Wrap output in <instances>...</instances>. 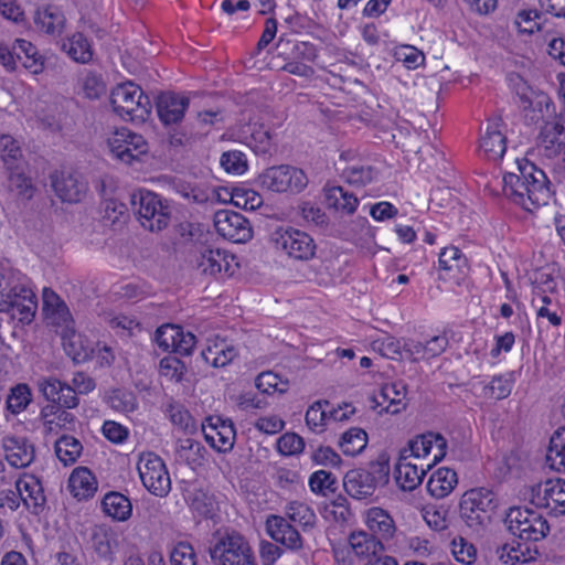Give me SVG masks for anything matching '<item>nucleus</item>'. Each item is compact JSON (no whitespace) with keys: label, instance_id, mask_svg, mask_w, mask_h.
<instances>
[{"label":"nucleus","instance_id":"obj_42","mask_svg":"<svg viewBox=\"0 0 565 565\" xmlns=\"http://www.w3.org/2000/svg\"><path fill=\"white\" fill-rule=\"evenodd\" d=\"M367 434L364 429L352 427L342 434L339 446L344 455L356 456L366 447Z\"/></svg>","mask_w":565,"mask_h":565},{"label":"nucleus","instance_id":"obj_59","mask_svg":"<svg viewBox=\"0 0 565 565\" xmlns=\"http://www.w3.org/2000/svg\"><path fill=\"white\" fill-rule=\"evenodd\" d=\"M169 417L173 425L179 427L185 433H193L196 430V424L191 414L182 406H170Z\"/></svg>","mask_w":565,"mask_h":565},{"label":"nucleus","instance_id":"obj_20","mask_svg":"<svg viewBox=\"0 0 565 565\" xmlns=\"http://www.w3.org/2000/svg\"><path fill=\"white\" fill-rule=\"evenodd\" d=\"M43 310L49 324L56 327L58 334L74 328V320L68 307L57 294L47 288L43 289Z\"/></svg>","mask_w":565,"mask_h":565},{"label":"nucleus","instance_id":"obj_38","mask_svg":"<svg viewBox=\"0 0 565 565\" xmlns=\"http://www.w3.org/2000/svg\"><path fill=\"white\" fill-rule=\"evenodd\" d=\"M92 547L98 557L106 561H111L114 550L117 546V539L115 532L105 526H96L92 533Z\"/></svg>","mask_w":565,"mask_h":565},{"label":"nucleus","instance_id":"obj_41","mask_svg":"<svg viewBox=\"0 0 565 565\" xmlns=\"http://www.w3.org/2000/svg\"><path fill=\"white\" fill-rule=\"evenodd\" d=\"M14 54L17 56V61L21 62V64L31 70L32 73L38 74L42 71V56L39 54L36 47L29 41L23 39L15 40L14 44Z\"/></svg>","mask_w":565,"mask_h":565},{"label":"nucleus","instance_id":"obj_11","mask_svg":"<svg viewBox=\"0 0 565 565\" xmlns=\"http://www.w3.org/2000/svg\"><path fill=\"white\" fill-rule=\"evenodd\" d=\"M529 500L535 507L548 509L555 515L565 514V481L547 480L532 486Z\"/></svg>","mask_w":565,"mask_h":565},{"label":"nucleus","instance_id":"obj_54","mask_svg":"<svg viewBox=\"0 0 565 565\" xmlns=\"http://www.w3.org/2000/svg\"><path fill=\"white\" fill-rule=\"evenodd\" d=\"M181 333V327L174 324H164L157 329L154 340L159 348L164 351L174 352L177 338Z\"/></svg>","mask_w":565,"mask_h":565},{"label":"nucleus","instance_id":"obj_35","mask_svg":"<svg viewBox=\"0 0 565 565\" xmlns=\"http://www.w3.org/2000/svg\"><path fill=\"white\" fill-rule=\"evenodd\" d=\"M366 525L373 535L381 540H390L395 533L392 516L381 508H372L367 511Z\"/></svg>","mask_w":565,"mask_h":565},{"label":"nucleus","instance_id":"obj_32","mask_svg":"<svg viewBox=\"0 0 565 565\" xmlns=\"http://www.w3.org/2000/svg\"><path fill=\"white\" fill-rule=\"evenodd\" d=\"M205 447L192 438H179L175 443V460L190 467L203 465Z\"/></svg>","mask_w":565,"mask_h":565},{"label":"nucleus","instance_id":"obj_58","mask_svg":"<svg viewBox=\"0 0 565 565\" xmlns=\"http://www.w3.org/2000/svg\"><path fill=\"white\" fill-rule=\"evenodd\" d=\"M303 448V439L295 433H286L277 440V450L284 456L298 455Z\"/></svg>","mask_w":565,"mask_h":565},{"label":"nucleus","instance_id":"obj_26","mask_svg":"<svg viewBox=\"0 0 565 565\" xmlns=\"http://www.w3.org/2000/svg\"><path fill=\"white\" fill-rule=\"evenodd\" d=\"M408 450H402L395 467V481L404 491L415 490L423 481L425 469L409 460Z\"/></svg>","mask_w":565,"mask_h":565},{"label":"nucleus","instance_id":"obj_24","mask_svg":"<svg viewBox=\"0 0 565 565\" xmlns=\"http://www.w3.org/2000/svg\"><path fill=\"white\" fill-rule=\"evenodd\" d=\"M189 104L190 99L186 96L166 92L158 96L156 107L162 124L172 125L183 119Z\"/></svg>","mask_w":565,"mask_h":565},{"label":"nucleus","instance_id":"obj_52","mask_svg":"<svg viewBox=\"0 0 565 565\" xmlns=\"http://www.w3.org/2000/svg\"><path fill=\"white\" fill-rule=\"evenodd\" d=\"M328 401L315 402L306 413V424L313 431H322L324 429L327 419L329 418L328 413L323 406H329Z\"/></svg>","mask_w":565,"mask_h":565},{"label":"nucleus","instance_id":"obj_62","mask_svg":"<svg viewBox=\"0 0 565 565\" xmlns=\"http://www.w3.org/2000/svg\"><path fill=\"white\" fill-rule=\"evenodd\" d=\"M83 90L87 98L97 99L106 92V86L100 75L88 72L83 78Z\"/></svg>","mask_w":565,"mask_h":565},{"label":"nucleus","instance_id":"obj_3","mask_svg":"<svg viewBox=\"0 0 565 565\" xmlns=\"http://www.w3.org/2000/svg\"><path fill=\"white\" fill-rule=\"evenodd\" d=\"M390 479L388 460L380 458L371 461L366 468L348 471L343 478L345 492L356 500H367L373 497L380 486H385Z\"/></svg>","mask_w":565,"mask_h":565},{"label":"nucleus","instance_id":"obj_12","mask_svg":"<svg viewBox=\"0 0 565 565\" xmlns=\"http://www.w3.org/2000/svg\"><path fill=\"white\" fill-rule=\"evenodd\" d=\"M108 146L114 157L125 163H131L148 150L145 138L127 128L116 130L108 139Z\"/></svg>","mask_w":565,"mask_h":565},{"label":"nucleus","instance_id":"obj_1","mask_svg":"<svg viewBox=\"0 0 565 565\" xmlns=\"http://www.w3.org/2000/svg\"><path fill=\"white\" fill-rule=\"evenodd\" d=\"M548 184L544 171L525 159L518 161V173L503 177L504 195L529 212L548 204L552 198Z\"/></svg>","mask_w":565,"mask_h":565},{"label":"nucleus","instance_id":"obj_57","mask_svg":"<svg viewBox=\"0 0 565 565\" xmlns=\"http://www.w3.org/2000/svg\"><path fill=\"white\" fill-rule=\"evenodd\" d=\"M231 202L237 207L255 210L262 205L263 199L253 190L237 189L232 193Z\"/></svg>","mask_w":565,"mask_h":565},{"label":"nucleus","instance_id":"obj_39","mask_svg":"<svg viewBox=\"0 0 565 565\" xmlns=\"http://www.w3.org/2000/svg\"><path fill=\"white\" fill-rule=\"evenodd\" d=\"M545 461L552 470L565 472V427L551 436Z\"/></svg>","mask_w":565,"mask_h":565},{"label":"nucleus","instance_id":"obj_14","mask_svg":"<svg viewBox=\"0 0 565 565\" xmlns=\"http://www.w3.org/2000/svg\"><path fill=\"white\" fill-rule=\"evenodd\" d=\"M52 188L55 194L68 203L82 201L88 190L87 181L76 171L62 170L51 175Z\"/></svg>","mask_w":565,"mask_h":565},{"label":"nucleus","instance_id":"obj_47","mask_svg":"<svg viewBox=\"0 0 565 565\" xmlns=\"http://www.w3.org/2000/svg\"><path fill=\"white\" fill-rule=\"evenodd\" d=\"M31 402V392L26 384H18L11 388L10 394L7 396V409L12 414H19Z\"/></svg>","mask_w":565,"mask_h":565},{"label":"nucleus","instance_id":"obj_33","mask_svg":"<svg viewBox=\"0 0 565 565\" xmlns=\"http://www.w3.org/2000/svg\"><path fill=\"white\" fill-rule=\"evenodd\" d=\"M458 482L457 473L449 468H439L428 479L427 490L437 499L447 497Z\"/></svg>","mask_w":565,"mask_h":565},{"label":"nucleus","instance_id":"obj_43","mask_svg":"<svg viewBox=\"0 0 565 565\" xmlns=\"http://www.w3.org/2000/svg\"><path fill=\"white\" fill-rule=\"evenodd\" d=\"M82 450L81 441L73 436L63 435L55 441V454L65 466L73 465Z\"/></svg>","mask_w":565,"mask_h":565},{"label":"nucleus","instance_id":"obj_44","mask_svg":"<svg viewBox=\"0 0 565 565\" xmlns=\"http://www.w3.org/2000/svg\"><path fill=\"white\" fill-rule=\"evenodd\" d=\"M495 556L503 563V564H515L516 562H530L534 561L536 558V555H539V551L534 550V555L531 554V551L529 547H526V551L521 550V545H519L518 548L514 546H511L508 543L499 544L495 546L494 550Z\"/></svg>","mask_w":565,"mask_h":565},{"label":"nucleus","instance_id":"obj_46","mask_svg":"<svg viewBox=\"0 0 565 565\" xmlns=\"http://www.w3.org/2000/svg\"><path fill=\"white\" fill-rule=\"evenodd\" d=\"M342 177L353 185H365L374 178V170L371 166L361 162L348 164L342 169Z\"/></svg>","mask_w":565,"mask_h":565},{"label":"nucleus","instance_id":"obj_19","mask_svg":"<svg viewBox=\"0 0 565 565\" xmlns=\"http://www.w3.org/2000/svg\"><path fill=\"white\" fill-rule=\"evenodd\" d=\"M539 140L548 158L565 152V116L557 115L545 120Z\"/></svg>","mask_w":565,"mask_h":565},{"label":"nucleus","instance_id":"obj_30","mask_svg":"<svg viewBox=\"0 0 565 565\" xmlns=\"http://www.w3.org/2000/svg\"><path fill=\"white\" fill-rule=\"evenodd\" d=\"M479 148L489 160L495 161L503 157L507 150V138L499 129V122L488 125L480 138Z\"/></svg>","mask_w":565,"mask_h":565},{"label":"nucleus","instance_id":"obj_34","mask_svg":"<svg viewBox=\"0 0 565 565\" xmlns=\"http://www.w3.org/2000/svg\"><path fill=\"white\" fill-rule=\"evenodd\" d=\"M62 50L76 63L87 64L93 60L94 50L82 32H75L62 43Z\"/></svg>","mask_w":565,"mask_h":565},{"label":"nucleus","instance_id":"obj_60","mask_svg":"<svg viewBox=\"0 0 565 565\" xmlns=\"http://www.w3.org/2000/svg\"><path fill=\"white\" fill-rule=\"evenodd\" d=\"M185 370V364L175 356H166L160 361L161 374L171 381L180 382Z\"/></svg>","mask_w":565,"mask_h":565},{"label":"nucleus","instance_id":"obj_16","mask_svg":"<svg viewBox=\"0 0 565 565\" xmlns=\"http://www.w3.org/2000/svg\"><path fill=\"white\" fill-rule=\"evenodd\" d=\"M265 530L274 542L289 551L299 552L303 548V539L300 532L282 515L269 514L266 518Z\"/></svg>","mask_w":565,"mask_h":565},{"label":"nucleus","instance_id":"obj_21","mask_svg":"<svg viewBox=\"0 0 565 565\" xmlns=\"http://www.w3.org/2000/svg\"><path fill=\"white\" fill-rule=\"evenodd\" d=\"M15 489L20 493L25 508L34 515L43 512L46 503L43 486L33 475L23 473L15 481Z\"/></svg>","mask_w":565,"mask_h":565},{"label":"nucleus","instance_id":"obj_37","mask_svg":"<svg viewBox=\"0 0 565 565\" xmlns=\"http://www.w3.org/2000/svg\"><path fill=\"white\" fill-rule=\"evenodd\" d=\"M285 518L292 524H298L303 532L316 527L317 515L306 503L292 501L285 508Z\"/></svg>","mask_w":565,"mask_h":565},{"label":"nucleus","instance_id":"obj_7","mask_svg":"<svg viewBox=\"0 0 565 565\" xmlns=\"http://www.w3.org/2000/svg\"><path fill=\"white\" fill-rule=\"evenodd\" d=\"M275 248L289 258L309 260L316 255L315 239L306 232L291 226L278 227L270 237Z\"/></svg>","mask_w":565,"mask_h":565},{"label":"nucleus","instance_id":"obj_63","mask_svg":"<svg viewBox=\"0 0 565 565\" xmlns=\"http://www.w3.org/2000/svg\"><path fill=\"white\" fill-rule=\"evenodd\" d=\"M512 390V382L504 376H494L489 385L484 387L486 395L495 398L503 399L508 397Z\"/></svg>","mask_w":565,"mask_h":565},{"label":"nucleus","instance_id":"obj_23","mask_svg":"<svg viewBox=\"0 0 565 565\" xmlns=\"http://www.w3.org/2000/svg\"><path fill=\"white\" fill-rule=\"evenodd\" d=\"M447 441L440 434L426 433L408 443L407 456L415 459L424 458L433 454V462L441 460L446 456Z\"/></svg>","mask_w":565,"mask_h":565},{"label":"nucleus","instance_id":"obj_28","mask_svg":"<svg viewBox=\"0 0 565 565\" xmlns=\"http://www.w3.org/2000/svg\"><path fill=\"white\" fill-rule=\"evenodd\" d=\"M97 487L95 476L86 467L74 469L68 478L67 488L71 494L79 501L92 498L97 491Z\"/></svg>","mask_w":565,"mask_h":565},{"label":"nucleus","instance_id":"obj_50","mask_svg":"<svg viewBox=\"0 0 565 565\" xmlns=\"http://www.w3.org/2000/svg\"><path fill=\"white\" fill-rule=\"evenodd\" d=\"M309 487L312 492L326 495L337 490V478L329 471L318 470L310 476Z\"/></svg>","mask_w":565,"mask_h":565},{"label":"nucleus","instance_id":"obj_53","mask_svg":"<svg viewBox=\"0 0 565 565\" xmlns=\"http://www.w3.org/2000/svg\"><path fill=\"white\" fill-rule=\"evenodd\" d=\"M394 56L409 70L417 68L425 61L424 54L412 45H401L396 47Z\"/></svg>","mask_w":565,"mask_h":565},{"label":"nucleus","instance_id":"obj_13","mask_svg":"<svg viewBox=\"0 0 565 565\" xmlns=\"http://www.w3.org/2000/svg\"><path fill=\"white\" fill-rule=\"evenodd\" d=\"M216 232L233 243H246L253 236L249 222L241 213L220 210L214 215Z\"/></svg>","mask_w":565,"mask_h":565},{"label":"nucleus","instance_id":"obj_36","mask_svg":"<svg viewBox=\"0 0 565 565\" xmlns=\"http://www.w3.org/2000/svg\"><path fill=\"white\" fill-rule=\"evenodd\" d=\"M237 355V350L224 340H216L201 352L205 363L214 367H223Z\"/></svg>","mask_w":565,"mask_h":565},{"label":"nucleus","instance_id":"obj_5","mask_svg":"<svg viewBox=\"0 0 565 565\" xmlns=\"http://www.w3.org/2000/svg\"><path fill=\"white\" fill-rule=\"evenodd\" d=\"M498 505V498L492 490L470 489L461 498L460 516L469 527L479 531L491 522Z\"/></svg>","mask_w":565,"mask_h":565},{"label":"nucleus","instance_id":"obj_9","mask_svg":"<svg viewBox=\"0 0 565 565\" xmlns=\"http://www.w3.org/2000/svg\"><path fill=\"white\" fill-rule=\"evenodd\" d=\"M143 487L153 495L166 498L171 491V478L164 461L154 452H143L137 463Z\"/></svg>","mask_w":565,"mask_h":565},{"label":"nucleus","instance_id":"obj_48","mask_svg":"<svg viewBox=\"0 0 565 565\" xmlns=\"http://www.w3.org/2000/svg\"><path fill=\"white\" fill-rule=\"evenodd\" d=\"M64 408L54 404H47L41 409V418L52 417L58 428L70 430L74 427L75 416Z\"/></svg>","mask_w":565,"mask_h":565},{"label":"nucleus","instance_id":"obj_56","mask_svg":"<svg viewBox=\"0 0 565 565\" xmlns=\"http://www.w3.org/2000/svg\"><path fill=\"white\" fill-rule=\"evenodd\" d=\"M171 565H196V555L188 542L177 543L170 552Z\"/></svg>","mask_w":565,"mask_h":565},{"label":"nucleus","instance_id":"obj_45","mask_svg":"<svg viewBox=\"0 0 565 565\" xmlns=\"http://www.w3.org/2000/svg\"><path fill=\"white\" fill-rule=\"evenodd\" d=\"M186 501L191 510L201 518H211L214 512V499L205 491L199 489L189 493Z\"/></svg>","mask_w":565,"mask_h":565},{"label":"nucleus","instance_id":"obj_8","mask_svg":"<svg viewBox=\"0 0 565 565\" xmlns=\"http://www.w3.org/2000/svg\"><path fill=\"white\" fill-rule=\"evenodd\" d=\"M262 188L277 193H299L308 184L306 173L296 167L280 164L267 168L258 175Z\"/></svg>","mask_w":565,"mask_h":565},{"label":"nucleus","instance_id":"obj_22","mask_svg":"<svg viewBox=\"0 0 565 565\" xmlns=\"http://www.w3.org/2000/svg\"><path fill=\"white\" fill-rule=\"evenodd\" d=\"M232 260L234 256L226 252L204 245L199 250L196 267L204 275L216 276L224 273L226 276H232Z\"/></svg>","mask_w":565,"mask_h":565},{"label":"nucleus","instance_id":"obj_18","mask_svg":"<svg viewBox=\"0 0 565 565\" xmlns=\"http://www.w3.org/2000/svg\"><path fill=\"white\" fill-rule=\"evenodd\" d=\"M4 458L11 467L26 468L35 458V447L25 437L7 435L1 439Z\"/></svg>","mask_w":565,"mask_h":565},{"label":"nucleus","instance_id":"obj_17","mask_svg":"<svg viewBox=\"0 0 565 565\" xmlns=\"http://www.w3.org/2000/svg\"><path fill=\"white\" fill-rule=\"evenodd\" d=\"M202 431L207 444L220 452L233 449L236 433L230 419L211 416L202 424Z\"/></svg>","mask_w":565,"mask_h":565},{"label":"nucleus","instance_id":"obj_31","mask_svg":"<svg viewBox=\"0 0 565 565\" xmlns=\"http://www.w3.org/2000/svg\"><path fill=\"white\" fill-rule=\"evenodd\" d=\"M102 509L107 516L118 522L129 520L132 514V504L129 498L116 491H110L104 495Z\"/></svg>","mask_w":565,"mask_h":565},{"label":"nucleus","instance_id":"obj_2","mask_svg":"<svg viewBox=\"0 0 565 565\" xmlns=\"http://www.w3.org/2000/svg\"><path fill=\"white\" fill-rule=\"evenodd\" d=\"M130 204L145 230L158 233L167 228L171 222L172 206L170 202L154 192L147 190L132 192Z\"/></svg>","mask_w":565,"mask_h":565},{"label":"nucleus","instance_id":"obj_15","mask_svg":"<svg viewBox=\"0 0 565 565\" xmlns=\"http://www.w3.org/2000/svg\"><path fill=\"white\" fill-rule=\"evenodd\" d=\"M11 296L8 300H1L0 312H7L22 323L31 322L38 308L34 291L22 284Z\"/></svg>","mask_w":565,"mask_h":565},{"label":"nucleus","instance_id":"obj_40","mask_svg":"<svg viewBox=\"0 0 565 565\" xmlns=\"http://www.w3.org/2000/svg\"><path fill=\"white\" fill-rule=\"evenodd\" d=\"M348 541L358 557L375 556L379 551L383 550L380 539L364 531L352 532Z\"/></svg>","mask_w":565,"mask_h":565},{"label":"nucleus","instance_id":"obj_27","mask_svg":"<svg viewBox=\"0 0 565 565\" xmlns=\"http://www.w3.org/2000/svg\"><path fill=\"white\" fill-rule=\"evenodd\" d=\"M68 331L61 332L62 345L65 353L75 362L82 363L89 360L93 355V344L86 340L75 329H67Z\"/></svg>","mask_w":565,"mask_h":565},{"label":"nucleus","instance_id":"obj_51","mask_svg":"<svg viewBox=\"0 0 565 565\" xmlns=\"http://www.w3.org/2000/svg\"><path fill=\"white\" fill-rule=\"evenodd\" d=\"M108 404L113 409L130 413L137 408V398L132 392L118 388L108 395Z\"/></svg>","mask_w":565,"mask_h":565},{"label":"nucleus","instance_id":"obj_64","mask_svg":"<svg viewBox=\"0 0 565 565\" xmlns=\"http://www.w3.org/2000/svg\"><path fill=\"white\" fill-rule=\"evenodd\" d=\"M311 458L317 465L326 467H339L342 462L341 457L329 446L317 448Z\"/></svg>","mask_w":565,"mask_h":565},{"label":"nucleus","instance_id":"obj_4","mask_svg":"<svg viewBox=\"0 0 565 565\" xmlns=\"http://www.w3.org/2000/svg\"><path fill=\"white\" fill-rule=\"evenodd\" d=\"M114 111L124 120L143 122L150 115L151 102L132 82L117 85L110 93Z\"/></svg>","mask_w":565,"mask_h":565},{"label":"nucleus","instance_id":"obj_6","mask_svg":"<svg viewBox=\"0 0 565 565\" xmlns=\"http://www.w3.org/2000/svg\"><path fill=\"white\" fill-rule=\"evenodd\" d=\"M508 530L520 540L537 542L550 532V525L540 513L521 507H513L505 516Z\"/></svg>","mask_w":565,"mask_h":565},{"label":"nucleus","instance_id":"obj_61","mask_svg":"<svg viewBox=\"0 0 565 565\" xmlns=\"http://www.w3.org/2000/svg\"><path fill=\"white\" fill-rule=\"evenodd\" d=\"M38 388L50 404L56 403L60 397L63 382L54 376L40 377L36 382Z\"/></svg>","mask_w":565,"mask_h":565},{"label":"nucleus","instance_id":"obj_10","mask_svg":"<svg viewBox=\"0 0 565 565\" xmlns=\"http://www.w3.org/2000/svg\"><path fill=\"white\" fill-rule=\"evenodd\" d=\"M253 552L248 541L236 531H226L209 547V554L214 565H224L234 558H244Z\"/></svg>","mask_w":565,"mask_h":565},{"label":"nucleus","instance_id":"obj_55","mask_svg":"<svg viewBox=\"0 0 565 565\" xmlns=\"http://www.w3.org/2000/svg\"><path fill=\"white\" fill-rule=\"evenodd\" d=\"M438 265L440 269L451 270L457 268L460 270L466 265V258L458 247L449 246L440 252Z\"/></svg>","mask_w":565,"mask_h":565},{"label":"nucleus","instance_id":"obj_25","mask_svg":"<svg viewBox=\"0 0 565 565\" xmlns=\"http://www.w3.org/2000/svg\"><path fill=\"white\" fill-rule=\"evenodd\" d=\"M233 135L238 141L250 147L256 153L266 154L271 151V135L263 125L254 122L237 128Z\"/></svg>","mask_w":565,"mask_h":565},{"label":"nucleus","instance_id":"obj_29","mask_svg":"<svg viewBox=\"0 0 565 565\" xmlns=\"http://www.w3.org/2000/svg\"><path fill=\"white\" fill-rule=\"evenodd\" d=\"M34 23L39 30L46 34L58 36L65 29L66 18L60 8L46 6L36 10Z\"/></svg>","mask_w":565,"mask_h":565},{"label":"nucleus","instance_id":"obj_49","mask_svg":"<svg viewBox=\"0 0 565 565\" xmlns=\"http://www.w3.org/2000/svg\"><path fill=\"white\" fill-rule=\"evenodd\" d=\"M221 167L232 174H243L247 168V158L244 152L239 150H230L224 152L220 159Z\"/></svg>","mask_w":565,"mask_h":565}]
</instances>
